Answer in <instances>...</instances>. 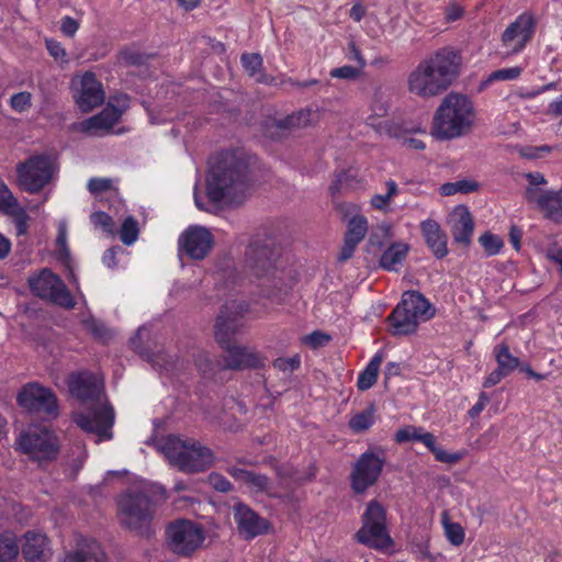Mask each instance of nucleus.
Returning <instances> with one entry per match:
<instances>
[{"label": "nucleus", "instance_id": "f257e3e1", "mask_svg": "<svg viewBox=\"0 0 562 562\" xmlns=\"http://www.w3.org/2000/svg\"><path fill=\"white\" fill-rule=\"evenodd\" d=\"M250 189L249 162L239 150L221 153L206 176V195L214 204L239 205Z\"/></svg>", "mask_w": 562, "mask_h": 562}, {"label": "nucleus", "instance_id": "f03ea898", "mask_svg": "<svg viewBox=\"0 0 562 562\" xmlns=\"http://www.w3.org/2000/svg\"><path fill=\"white\" fill-rule=\"evenodd\" d=\"M70 393L90 409L89 414H77L76 424L87 432L110 439L114 423V411L105 400L102 383L89 372L72 373L68 380Z\"/></svg>", "mask_w": 562, "mask_h": 562}, {"label": "nucleus", "instance_id": "7ed1b4c3", "mask_svg": "<svg viewBox=\"0 0 562 562\" xmlns=\"http://www.w3.org/2000/svg\"><path fill=\"white\" fill-rule=\"evenodd\" d=\"M461 56L449 47L423 59L408 75V91L419 98L437 97L449 89L460 75Z\"/></svg>", "mask_w": 562, "mask_h": 562}, {"label": "nucleus", "instance_id": "20e7f679", "mask_svg": "<svg viewBox=\"0 0 562 562\" xmlns=\"http://www.w3.org/2000/svg\"><path fill=\"white\" fill-rule=\"evenodd\" d=\"M279 251L271 238H256L245 254V267L267 296H277L284 285L283 272L277 266Z\"/></svg>", "mask_w": 562, "mask_h": 562}, {"label": "nucleus", "instance_id": "39448f33", "mask_svg": "<svg viewBox=\"0 0 562 562\" xmlns=\"http://www.w3.org/2000/svg\"><path fill=\"white\" fill-rule=\"evenodd\" d=\"M474 119L472 101L464 94L450 92L435 112L431 135L440 140L460 137L471 130Z\"/></svg>", "mask_w": 562, "mask_h": 562}, {"label": "nucleus", "instance_id": "423d86ee", "mask_svg": "<svg viewBox=\"0 0 562 562\" xmlns=\"http://www.w3.org/2000/svg\"><path fill=\"white\" fill-rule=\"evenodd\" d=\"M170 464L186 473L202 472L213 464V452L194 439L168 436L159 445Z\"/></svg>", "mask_w": 562, "mask_h": 562}, {"label": "nucleus", "instance_id": "0eeeda50", "mask_svg": "<svg viewBox=\"0 0 562 562\" xmlns=\"http://www.w3.org/2000/svg\"><path fill=\"white\" fill-rule=\"evenodd\" d=\"M117 508L122 527L140 537L149 538L153 535L151 524L156 507L147 491H127L119 498Z\"/></svg>", "mask_w": 562, "mask_h": 562}, {"label": "nucleus", "instance_id": "6e6552de", "mask_svg": "<svg viewBox=\"0 0 562 562\" xmlns=\"http://www.w3.org/2000/svg\"><path fill=\"white\" fill-rule=\"evenodd\" d=\"M430 303L417 291H407L401 302L389 315L387 322L393 336H405L415 333L419 321L429 319Z\"/></svg>", "mask_w": 562, "mask_h": 562}, {"label": "nucleus", "instance_id": "1a4fd4ad", "mask_svg": "<svg viewBox=\"0 0 562 562\" xmlns=\"http://www.w3.org/2000/svg\"><path fill=\"white\" fill-rule=\"evenodd\" d=\"M204 540V529L195 521L178 518L166 526V548L179 558H191L202 548Z\"/></svg>", "mask_w": 562, "mask_h": 562}, {"label": "nucleus", "instance_id": "9d476101", "mask_svg": "<svg viewBox=\"0 0 562 562\" xmlns=\"http://www.w3.org/2000/svg\"><path fill=\"white\" fill-rule=\"evenodd\" d=\"M362 526L356 533V539L370 548L385 549L392 544L386 528V510L378 501L369 502L362 515Z\"/></svg>", "mask_w": 562, "mask_h": 562}, {"label": "nucleus", "instance_id": "9b49d317", "mask_svg": "<svg viewBox=\"0 0 562 562\" xmlns=\"http://www.w3.org/2000/svg\"><path fill=\"white\" fill-rule=\"evenodd\" d=\"M32 293L58 306L71 310L76 302L64 281L49 269H42L37 274L29 278Z\"/></svg>", "mask_w": 562, "mask_h": 562}, {"label": "nucleus", "instance_id": "f8f14e48", "mask_svg": "<svg viewBox=\"0 0 562 562\" xmlns=\"http://www.w3.org/2000/svg\"><path fill=\"white\" fill-rule=\"evenodd\" d=\"M248 305L243 302L228 301L220 310L214 325V337L220 347L236 341V336L244 329V315Z\"/></svg>", "mask_w": 562, "mask_h": 562}, {"label": "nucleus", "instance_id": "ddd939ff", "mask_svg": "<svg viewBox=\"0 0 562 562\" xmlns=\"http://www.w3.org/2000/svg\"><path fill=\"white\" fill-rule=\"evenodd\" d=\"M19 406L29 413L54 419L58 416L57 398L54 392L37 382L26 383L18 393Z\"/></svg>", "mask_w": 562, "mask_h": 562}, {"label": "nucleus", "instance_id": "4468645a", "mask_svg": "<svg viewBox=\"0 0 562 562\" xmlns=\"http://www.w3.org/2000/svg\"><path fill=\"white\" fill-rule=\"evenodd\" d=\"M18 183L29 193H38L53 178L52 161L47 156H32L16 166Z\"/></svg>", "mask_w": 562, "mask_h": 562}, {"label": "nucleus", "instance_id": "2eb2a0df", "mask_svg": "<svg viewBox=\"0 0 562 562\" xmlns=\"http://www.w3.org/2000/svg\"><path fill=\"white\" fill-rule=\"evenodd\" d=\"M20 449L38 461L56 458L58 441L56 436L46 427L31 426L19 437Z\"/></svg>", "mask_w": 562, "mask_h": 562}, {"label": "nucleus", "instance_id": "dca6fc26", "mask_svg": "<svg viewBox=\"0 0 562 562\" xmlns=\"http://www.w3.org/2000/svg\"><path fill=\"white\" fill-rule=\"evenodd\" d=\"M223 353L218 359L221 370L243 371L263 366V358L252 347L234 342L221 347Z\"/></svg>", "mask_w": 562, "mask_h": 562}, {"label": "nucleus", "instance_id": "f3484780", "mask_svg": "<svg viewBox=\"0 0 562 562\" xmlns=\"http://www.w3.org/2000/svg\"><path fill=\"white\" fill-rule=\"evenodd\" d=\"M384 460L367 451L357 460L350 474L351 487L357 494L364 493L374 485L382 472Z\"/></svg>", "mask_w": 562, "mask_h": 562}, {"label": "nucleus", "instance_id": "a211bd4d", "mask_svg": "<svg viewBox=\"0 0 562 562\" xmlns=\"http://www.w3.org/2000/svg\"><path fill=\"white\" fill-rule=\"evenodd\" d=\"M178 244L180 255L203 260L214 246V237L205 227L190 226L180 235Z\"/></svg>", "mask_w": 562, "mask_h": 562}, {"label": "nucleus", "instance_id": "6ab92c4d", "mask_svg": "<svg viewBox=\"0 0 562 562\" xmlns=\"http://www.w3.org/2000/svg\"><path fill=\"white\" fill-rule=\"evenodd\" d=\"M536 22L530 14H520L502 34V43L508 54H517L527 45L535 33Z\"/></svg>", "mask_w": 562, "mask_h": 562}, {"label": "nucleus", "instance_id": "aec40b11", "mask_svg": "<svg viewBox=\"0 0 562 562\" xmlns=\"http://www.w3.org/2000/svg\"><path fill=\"white\" fill-rule=\"evenodd\" d=\"M77 85V93L74 98L81 111H91L103 103L105 98L104 91L93 72H85Z\"/></svg>", "mask_w": 562, "mask_h": 562}, {"label": "nucleus", "instance_id": "412c9836", "mask_svg": "<svg viewBox=\"0 0 562 562\" xmlns=\"http://www.w3.org/2000/svg\"><path fill=\"white\" fill-rule=\"evenodd\" d=\"M525 198L528 202L537 203L546 218L554 223H562V188L558 191L544 192H540L536 188H527Z\"/></svg>", "mask_w": 562, "mask_h": 562}, {"label": "nucleus", "instance_id": "4be33fe9", "mask_svg": "<svg viewBox=\"0 0 562 562\" xmlns=\"http://www.w3.org/2000/svg\"><path fill=\"white\" fill-rule=\"evenodd\" d=\"M25 562H47L53 555L50 541L46 535L26 531L19 544Z\"/></svg>", "mask_w": 562, "mask_h": 562}, {"label": "nucleus", "instance_id": "5701e85b", "mask_svg": "<svg viewBox=\"0 0 562 562\" xmlns=\"http://www.w3.org/2000/svg\"><path fill=\"white\" fill-rule=\"evenodd\" d=\"M237 528L245 538H255L268 530V521L244 503H236L233 507Z\"/></svg>", "mask_w": 562, "mask_h": 562}, {"label": "nucleus", "instance_id": "b1692460", "mask_svg": "<svg viewBox=\"0 0 562 562\" xmlns=\"http://www.w3.org/2000/svg\"><path fill=\"white\" fill-rule=\"evenodd\" d=\"M448 224L453 241L468 247L474 231V222L469 209L462 204L456 206L448 216Z\"/></svg>", "mask_w": 562, "mask_h": 562}, {"label": "nucleus", "instance_id": "393cba45", "mask_svg": "<svg viewBox=\"0 0 562 562\" xmlns=\"http://www.w3.org/2000/svg\"><path fill=\"white\" fill-rule=\"evenodd\" d=\"M227 473L238 483L245 485L252 494H266L270 497L277 495L272 493L271 480L261 473L249 471L238 467L227 468Z\"/></svg>", "mask_w": 562, "mask_h": 562}, {"label": "nucleus", "instance_id": "a878e982", "mask_svg": "<svg viewBox=\"0 0 562 562\" xmlns=\"http://www.w3.org/2000/svg\"><path fill=\"white\" fill-rule=\"evenodd\" d=\"M63 562H108V557L98 541L81 539L66 553Z\"/></svg>", "mask_w": 562, "mask_h": 562}, {"label": "nucleus", "instance_id": "bb28decb", "mask_svg": "<svg viewBox=\"0 0 562 562\" xmlns=\"http://www.w3.org/2000/svg\"><path fill=\"white\" fill-rule=\"evenodd\" d=\"M420 229L434 256L438 259L446 257L448 254L447 236L440 225L434 220H426L420 223Z\"/></svg>", "mask_w": 562, "mask_h": 562}, {"label": "nucleus", "instance_id": "cd10ccee", "mask_svg": "<svg viewBox=\"0 0 562 562\" xmlns=\"http://www.w3.org/2000/svg\"><path fill=\"white\" fill-rule=\"evenodd\" d=\"M243 68L249 77L255 78L257 82L273 85L274 78L262 71L263 60L258 53H244L240 57Z\"/></svg>", "mask_w": 562, "mask_h": 562}, {"label": "nucleus", "instance_id": "c85d7f7f", "mask_svg": "<svg viewBox=\"0 0 562 562\" xmlns=\"http://www.w3.org/2000/svg\"><path fill=\"white\" fill-rule=\"evenodd\" d=\"M120 112L109 104L97 115L83 122L86 131L111 130L120 121Z\"/></svg>", "mask_w": 562, "mask_h": 562}, {"label": "nucleus", "instance_id": "c756f323", "mask_svg": "<svg viewBox=\"0 0 562 562\" xmlns=\"http://www.w3.org/2000/svg\"><path fill=\"white\" fill-rule=\"evenodd\" d=\"M408 245L405 243H393L381 256L380 266L385 270H397L408 252Z\"/></svg>", "mask_w": 562, "mask_h": 562}, {"label": "nucleus", "instance_id": "7c9ffc66", "mask_svg": "<svg viewBox=\"0 0 562 562\" xmlns=\"http://www.w3.org/2000/svg\"><path fill=\"white\" fill-rule=\"evenodd\" d=\"M312 115L313 113L311 110H300L283 119L277 120L276 126L280 130H286L290 132L304 128L311 125Z\"/></svg>", "mask_w": 562, "mask_h": 562}, {"label": "nucleus", "instance_id": "2f4dec72", "mask_svg": "<svg viewBox=\"0 0 562 562\" xmlns=\"http://www.w3.org/2000/svg\"><path fill=\"white\" fill-rule=\"evenodd\" d=\"M418 441L423 442L439 462L454 464L462 459V453H449L436 446V437L431 432L423 431Z\"/></svg>", "mask_w": 562, "mask_h": 562}, {"label": "nucleus", "instance_id": "473e14b6", "mask_svg": "<svg viewBox=\"0 0 562 562\" xmlns=\"http://www.w3.org/2000/svg\"><path fill=\"white\" fill-rule=\"evenodd\" d=\"M382 361L383 356L380 352L370 360L366 369L358 376L357 386L359 390L367 391L375 384Z\"/></svg>", "mask_w": 562, "mask_h": 562}, {"label": "nucleus", "instance_id": "72a5a7b5", "mask_svg": "<svg viewBox=\"0 0 562 562\" xmlns=\"http://www.w3.org/2000/svg\"><path fill=\"white\" fill-rule=\"evenodd\" d=\"M368 233V221L363 215L355 214L347 224L345 239L352 244H360Z\"/></svg>", "mask_w": 562, "mask_h": 562}, {"label": "nucleus", "instance_id": "f704fd0d", "mask_svg": "<svg viewBox=\"0 0 562 562\" xmlns=\"http://www.w3.org/2000/svg\"><path fill=\"white\" fill-rule=\"evenodd\" d=\"M497 368L506 372L509 375L520 364L517 357L513 356L509 351V347L506 344L497 345L494 349Z\"/></svg>", "mask_w": 562, "mask_h": 562}, {"label": "nucleus", "instance_id": "c9c22d12", "mask_svg": "<svg viewBox=\"0 0 562 562\" xmlns=\"http://www.w3.org/2000/svg\"><path fill=\"white\" fill-rule=\"evenodd\" d=\"M374 406L371 405L362 412L355 414L348 423L350 429L356 434L368 430L374 424Z\"/></svg>", "mask_w": 562, "mask_h": 562}, {"label": "nucleus", "instance_id": "e433bc0d", "mask_svg": "<svg viewBox=\"0 0 562 562\" xmlns=\"http://www.w3.org/2000/svg\"><path fill=\"white\" fill-rule=\"evenodd\" d=\"M19 543L12 533L0 535V562H15Z\"/></svg>", "mask_w": 562, "mask_h": 562}, {"label": "nucleus", "instance_id": "4c0bfd02", "mask_svg": "<svg viewBox=\"0 0 562 562\" xmlns=\"http://www.w3.org/2000/svg\"><path fill=\"white\" fill-rule=\"evenodd\" d=\"M194 363L204 378H212L217 371H222L218 368V360L213 362L206 352L196 353L194 357Z\"/></svg>", "mask_w": 562, "mask_h": 562}, {"label": "nucleus", "instance_id": "58836bf2", "mask_svg": "<svg viewBox=\"0 0 562 562\" xmlns=\"http://www.w3.org/2000/svg\"><path fill=\"white\" fill-rule=\"evenodd\" d=\"M138 224L137 221L128 216L124 220L121 231H120V238L124 245H132L138 237Z\"/></svg>", "mask_w": 562, "mask_h": 562}, {"label": "nucleus", "instance_id": "ea45409f", "mask_svg": "<svg viewBox=\"0 0 562 562\" xmlns=\"http://www.w3.org/2000/svg\"><path fill=\"white\" fill-rule=\"evenodd\" d=\"M479 241L482 245L484 251L488 256L497 255L504 245L499 236L494 235L490 232H486L483 235H481Z\"/></svg>", "mask_w": 562, "mask_h": 562}, {"label": "nucleus", "instance_id": "a19ab883", "mask_svg": "<svg viewBox=\"0 0 562 562\" xmlns=\"http://www.w3.org/2000/svg\"><path fill=\"white\" fill-rule=\"evenodd\" d=\"M445 535L453 546H460L464 541V530L458 522H450L443 519Z\"/></svg>", "mask_w": 562, "mask_h": 562}, {"label": "nucleus", "instance_id": "79ce46f5", "mask_svg": "<svg viewBox=\"0 0 562 562\" xmlns=\"http://www.w3.org/2000/svg\"><path fill=\"white\" fill-rule=\"evenodd\" d=\"M521 71L522 69L520 67L497 69L490 74L483 85H487L493 81L515 80L520 76Z\"/></svg>", "mask_w": 562, "mask_h": 562}, {"label": "nucleus", "instance_id": "37998d69", "mask_svg": "<svg viewBox=\"0 0 562 562\" xmlns=\"http://www.w3.org/2000/svg\"><path fill=\"white\" fill-rule=\"evenodd\" d=\"M119 58L126 66H140L148 61L149 56L135 49L125 48L120 53Z\"/></svg>", "mask_w": 562, "mask_h": 562}, {"label": "nucleus", "instance_id": "c03bdc74", "mask_svg": "<svg viewBox=\"0 0 562 562\" xmlns=\"http://www.w3.org/2000/svg\"><path fill=\"white\" fill-rule=\"evenodd\" d=\"M18 206V201L9 190L8 186L0 182V211L9 214Z\"/></svg>", "mask_w": 562, "mask_h": 562}, {"label": "nucleus", "instance_id": "a18cd8bd", "mask_svg": "<svg viewBox=\"0 0 562 562\" xmlns=\"http://www.w3.org/2000/svg\"><path fill=\"white\" fill-rule=\"evenodd\" d=\"M90 220L95 227H100L104 233L114 234V221L105 212H94L91 214Z\"/></svg>", "mask_w": 562, "mask_h": 562}, {"label": "nucleus", "instance_id": "49530a36", "mask_svg": "<svg viewBox=\"0 0 562 562\" xmlns=\"http://www.w3.org/2000/svg\"><path fill=\"white\" fill-rule=\"evenodd\" d=\"M10 105L16 112H25L32 106V94L27 91L15 93L10 99Z\"/></svg>", "mask_w": 562, "mask_h": 562}, {"label": "nucleus", "instance_id": "de8ad7c7", "mask_svg": "<svg viewBox=\"0 0 562 562\" xmlns=\"http://www.w3.org/2000/svg\"><path fill=\"white\" fill-rule=\"evenodd\" d=\"M422 432H423L422 428L408 426V427L398 429L396 431L395 440L398 443L406 442V441H418Z\"/></svg>", "mask_w": 562, "mask_h": 562}, {"label": "nucleus", "instance_id": "09e8293b", "mask_svg": "<svg viewBox=\"0 0 562 562\" xmlns=\"http://www.w3.org/2000/svg\"><path fill=\"white\" fill-rule=\"evenodd\" d=\"M300 364H301V359L297 355L290 357V358H277L273 361V367L277 370L283 371V372H293L294 370H296L300 367Z\"/></svg>", "mask_w": 562, "mask_h": 562}, {"label": "nucleus", "instance_id": "8fccbe9b", "mask_svg": "<svg viewBox=\"0 0 562 562\" xmlns=\"http://www.w3.org/2000/svg\"><path fill=\"white\" fill-rule=\"evenodd\" d=\"M360 72H361V70L359 68L346 65V66L333 68L330 70V77L338 78V79L353 80L359 77Z\"/></svg>", "mask_w": 562, "mask_h": 562}, {"label": "nucleus", "instance_id": "3c124183", "mask_svg": "<svg viewBox=\"0 0 562 562\" xmlns=\"http://www.w3.org/2000/svg\"><path fill=\"white\" fill-rule=\"evenodd\" d=\"M329 340L330 336L322 331H313L312 334L303 338L304 344H306L313 349H317L319 347L327 345Z\"/></svg>", "mask_w": 562, "mask_h": 562}, {"label": "nucleus", "instance_id": "603ef678", "mask_svg": "<svg viewBox=\"0 0 562 562\" xmlns=\"http://www.w3.org/2000/svg\"><path fill=\"white\" fill-rule=\"evenodd\" d=\"M209 480L212 487L218 492L227 493L233 490L232 483L222 474L211 473Z\"/></svg>", "mask_w": 562, "mask_h": 562}, {"label": "nucleus", "instance_id": "864d4df0", "mask_svg": "<svg viewBox=\"0 0 562 562\" xmlns=\"http://www.w3.org/2000/svg\"><path fill=\"white\" fill-rule=\"evenodd\" d=\"M112 181L106 178H92L88 182V189L92 194L106 192L111 189Z\"/></svg>", "mask_w": 562, "mask_h": 562}, {"label": "nucleus", "instance_id": "5fc2aeb1", "mask_svg": "<svg viewBox=\"0 0 562 562\" xmlns=\"http://www.w3.org/2000/svg\"><path fill=\"white\" fill-rule=\"evenodd\" d=\"M148 335V331L145 327H139L136 334L130 339L131 347L133 350L138 352L142 356L147 355L145 352V348L143 347V338Z\"/></svg>", "mask_w": 562, "mask_h": 562}, {"label": "nucleus", "instance_id": "6e6d98bb", "mask_svg": "<svg viewBox=\"0 0 562 562\" xmlns=\"http://www.w3.org/2000/svg\"><path fill=\"white\" fill-rule=\"evenodd\" d=\"M110 106H114L120 112V116L130 108V97L125 93H120L111 98L108 103Z\"/></svg>", "mask_w": 562, "mask_h": 562}, {"label": "nucleus", "instance_id": "4d7b16f0", "mask_svg": "<svg viewBox=\"0 0 562 562\" xmlns=\"http://www.w3.org/2000/svg\"><path fill=\"white\" fill-rule=\"evenodd\" d=\"M79 29V23L70 18V16H64L61 19V23H60V31L66 35V36H74L76 34V32L78 31Z\"/></svg>", "mask_w": 562, "mask_h": 562}, {"label": "nucleus", "instance_id": "13d9d810", "mask_svg": "<svg viewBox=\"0 0 562 562\" xmlns=\"http://www.w3.org/2000/svg\"><path fill=\"white\" fill-rule=\"evenodd\" d=\"M490 403V397L485 392H481L479 395V401L474 404L468 412L471 418L477 417L481 412L485 408V406Z\"/></svg>", "mask_w": 562, "mask_h": 562}, {"label": "nucleus", "instance_id": "bf43d9fd", "mask_svg": "<svg viewBox=\"0 0 562 562\" xmlns=\"http://www.w3.org/2000/svg\"><path fill=\"white\" fill-rule=\"evenodd\" d=\"M46 48L55 59H64L66 57L64 47L57 41L46 40Z\"/></svg>", "mask_w": 562, "mask_h": 562}, {"label": "nucleus", "instance_id": "052dcab7", "mask_svg": "<svg viewBox=\"0 0 562 562\" xmlns=\"http://www.w3.org/2000/svg\"><path fill=\"white\" fill-rule=\"evenodd\" d=\"M348 58L352 61H356L357 68L360 70L366 66V59L353 42L349 43Z\"/></svg>", "mask_w": 562, "mask_h": 562}, {"label": "nucleus", "instance_id": "680f3d73", "mask_svg": "<svg viewBox=\"0 0 562 562\" xmlns=\"http://www.w3.org/2000/svg\"><path fill=\"white\" fill-rule=\"evenodd\" d=\"M27 220H29V216L25 213V211H23V210H20L15 214L14 224H15V229H16L18 235H23L26 233L27 227H29Z\"/></svg>", "mask_w": 562, "mask_h": 562}, {"label": "nucleus", "instance_id": "e2e57ef3", "mask_svg": "<svg viewBox=\"0 0 562 562\" xmlns=\"http://www.w3.org/2000/svg\"><path fill=\"white\" fill-rule=\"evenodd\" d=\"M506 372L502 371L499 368H496L492 371L488 376L483 382V387L488 389L496 384H498L504 378H506Z\"/></svg>", "mask_w": 562, "mask_h": 562}, {"label": "nucleus", "instance_id": "0e129e2a", "mask_svg": "<svg viewBox=\"0 0 562 562\" xmlns=\"http://www.w3.org/2000/svg\"><path fill=\"white\" fill-rule=\"evenodd\" d=\"M358 244L349 243V240L344 238V245L338 255V261L345 262L350 259L357 248Z\"/></svg>", "mask_w": 562, "mask_h": 562}, {"label": "nucleus", "instance_id": "69168bd1", "mask_svg": "<svg viewBox=\"0 0 562 562\" xmlns=\"http://www.w3.org/2000/svg\"><path fill=\"white\" fill-rule=\"evenodd\" d=\"M119 250H121L120 247H111L103 254L102 261L106 267L114 268L117 266L116 254Z\"/></svg>", "mask_w": 562, "mask_h": 562}, {"label": "nucleus", "instance_id": "338daca9", "mask_svg": "<svg viewBox=\"0 0 562 562\" xmlns=\"http://www.w3.org/2000/svg\"><path fill=\"white\" fill-rule=\"evenodd\" d=\"M87 325H88V328L91 330V333L95 337L101 338V339L106 338L108 329L105 328V326L103 324L98 323L95 321H91V322L87 323Z\"/></svg>", "mask_w": 562, "mask_h": 562}, {"label": "nucleus", "instance_id": "774afa93", "mask_svg": "<svg viewBox=\"0 0 562 562\" xmlns=\"http://www.w3.org/2000/svg\"><path fill=\"white\" fill-rule=\"evenodd\" d=\"M525 177L530 184L528 188H535L547 183L544 176L540 172H528Z\"/></svg>", "mask_w": 562, "mask_h": 562}]
</instances>
